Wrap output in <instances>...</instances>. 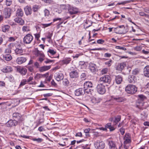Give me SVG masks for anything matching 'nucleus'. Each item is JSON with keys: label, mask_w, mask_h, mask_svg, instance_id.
<instances>
[{"label": "nucleus", "mask_w": 149, "mask_h": 149, "mask_svg": "<svg viewBox=\"0 0 149 149\" xmlns=\"http://www.w3.org/2000/svg\"><path fill=\"white\" fill-rule=\"evenodd\" d=\"M138 99L136 101V107L139 109H141L143 106V100L146 99V97L143 95H138Z\"/></svg>", "instance_id": "1"}, {"label": "nucleus", "mask_w": 149, "mask_h": 149, "mask_svg": "<svg viewBox=\"0 0 149 149\" xmlns=\"http://www.w3.org/2000/svg\"><path fill=\"white\" fill-rule=\"evenodd\" d=\"M137 88L134 85H128L125 88V91L129 94H133L135 93L137 91Z\"/></svg>", "instance_id": "2"}, {"label": "nucleus", "mask_w": 149, "mask_h": 149, "mask_svg": "<svg viewBox=\"0 0 149 149\" xmlns=\"http://www.w3.org/2000/svg\"><path fill=\"white\" fill-rule=\"evenodd\" d=\"M111 79L108 75H105L100 77L99 80L100 83L109 84L111 81Z\"/></svg>", "instance_id": "3"}, {"label": "nucleus", "mask_w": 149, "mask_h": 149, "mask_svg": "<svg viewBox=\"0 0 149 149\" xmlns=\"http://www.w3.org/2000/svg\"><path fill=\"white\" fill-rule=\"evenodd\" d=\"M33 39L32 36L30 33L27 34L24 37L23 42L24 44H30Z\"/></svg>", "instance_id": "4"}, {"label": "nucleus", "mask_w": 149, "mask_h": 149, "mask_svg": "<svg viewBox=\"0 0 149 149\" xmlns=\"http://www.w3.org/2000/svg\"><path fill=\"white\" fill-rule=\"evenodd\" d=\"M96 88L98 92L101 94H103L106 91L105 86L102 83L98 84Z\"/></svg>", "instance_id": "5"}, {"label": "nucleus", "mask_w": 149, "mask_h": 149, "mask_svg": "<svg viewBox=\"0 0 149 149\" xmlns=\"http://www.w3.org/2000/svg\"><path fill=\"white\" fill-rule=\"evenodd\" d=\"M95 146L97 149H103L105 147V144L102 141H97L95 143Z\"/></svg>", "instance_id": "6"}, {"label": "nucleus", "mask_w": 149, "mask_h": 149, "mask_svg": "<svg viewBox=\"0 0 149 149\" xmlns=\"http://www.w3.org/2000/svg\"><path fill=\"white\" fill-rule=\"evenodd\" d=\"M27 60V58L24 56H20L18 57L16 60V63L19 65L22 64L25 62Z\"/></svg>", "instance_id": "7"}, {"label": "nucleus", "mask_w": 149, "mask_h": 149, "mask_svg": "<svg viewBox=\"0 0 149 149\" xmlns=\"http://www.w3.org/2000/svg\"><path fill=\"white\" fill-rule=\"evenodd\" d=\"M13 118L16 121L18 120L19 122L22 121L23 120V118L21 117V115L17 112L14 113L13 114Z\"/></svg>", "instance_id": "8"}, {"label": "nucleus", "mask_w": 149, "mask_h": 149, "mask_svg": "<svg viewBox=\"0 0 149 149\" xmlns=\"http://www.w3.org/2000/svg\"><path fill=\"white\" fill-rule=\"evenodd\" d=\"M54 77L57 81H59L63 79V75L61 72H56L54 74Z\"/></svg>", "instance_id": "9"}, {"label": "nucleus", "mask_w": 149, "mask_h": 149, "mask_svg": "<svg viewBox=\"0 0 149 149\" xmlns=\"http://www.w3.org/2000/svg\"><path fill=\"white\" fill-rule=\"evenodd\" d=\"M12 12V9L7 8L4 9V17L6 18H9Z\"/></svg>", "instance_id": "10"}, {"label": "nucleus", "mask_w": 149, "mask_h": 149, "mask_svg": "<svg viewBox=\"0 0 149 149\" xmlns=\"http://www.w3.org/2000/svg\"><path fill=\"white\" fill-rule=\"evenodd\" d=\"M69 75L70 78L75 79L79 77V74L77 70H74L70 72Z\"/></svg>", "instance_id": "11"}, {"label": "nucleus", "mask_w": 149, "mask_h": 149, "mask_svg": "<svg viewBox=\"0 0 149 149\" xmlns=\"http://www.w3.org/2000/svg\"><path fill=\"white\" fill-rule=\"evenodd\" d=\"M111 99L112 100H115L118 102H122L125 100V99L123 97H121L119 96H111Z\"/></svg>", "instance_id": "12"}, {"label": "nucleus", "mask_w": 149, "mask_h": 149, "mask_svg": "<svg viewBox=\"0 0 149 149\" xmlns=\"http://www.w3.org/2000/svg\"><path fill=\"white\" fill-rule=\"evenodd\" d=\"M6 124L7 126L9 127L15 126L17 124V121L15 120H10L6 123Z\"/></svg>", "instance_id": "13"}, {"label": "nucleus", "mask_w": 149, "mask_h": 149, "mask_svg": "<svg viewBox=\"0 0 149 149\" xmlns=\"http://www.w3.org/2000/svg\"><path fill=\"white\" fill-rule=\"evenodd\" d=\"M68 11L70 15L75 14L78 12V9L76 8L70 7L68 9Z\"/></svg>", "instance_id": "14"}, {"label": "nucleus", "mask_w": 149, "mask_h": 149, "mask_svg": "<svg viewBox=\"0 0 149 149\" xmlns=\"http://www.w3.org/2000/svg\"><path fill=\"white\" fill-rule=\"evenodd\" d=\"M85 94V92L84 88H80L75 91V94L76 95L79 96L81 95H83Z\"/></svg>", "instance_id": "15"}, {"label": "nucleus", "mask_w": 149, "mask_h": 149, "mask_svg": "<svg viewBox=\"0 0 149 149\" xmlns=\"http://www.w3.org/2000/svg\"><path fill=\"white\" fill-rule=\"evenodd\" d=\"M15 54L16 55H21L22 54L23 50L21 47L19 46L17 47L14 50Z\"/></svg>", "instance_id": "16"}, {"label": "nucleus", "mask_w": 149, "mask_h": 149, "mask_svg": "<svg viewBox=\"0 0 149 149\" xmlns=\"http://www.w3.org/2000/svg\"><path fill=\"white\" fill-rule=\"evenodd\" d=\"M51 68V65H44L40 67L39 68V70L40 72H43L49 70Z\"/></svg>", "instance_id": "17"}, {"label": "nucleus", "mask_w": 149, "mask_h": 149, "mask_svg": "<svg viewBox=\"0 0 149 149\" xmlns=\"http://www.w3.org/2000/svg\"><path fill=\"white\" fill-rule=\"evenodd\" d=\"M15 21L19 24L20 25H22L24 23V20L22 19L21 17H17L14 19Z\"/></svg>", "instance_id": "18"}, {"label": "nucleus", "mask_w": 149, "mask_h": 149, "mask_svg": "<svg viewBox=\"0 0 149 149\" xmlns=\"http://www.w3.org/2000/svg\"><path fill=\"white\" fill-rule=\"evenodd\" d=\"M96 66L95 64L91 63L89 64V69L92 72H95L96 71Z\"/></svg>", "instance_id": "19"}, {"label": "nucleus", "mask_w": 149, "mask_h": 149, "mask_svg": "<svg viewBox=\"0 0 149 149\" xmlns=\"http://www.w3.org/2000/svg\"><path fill=\"white\" fill-rule=\"evenodd\" d=\"M23 12L21 8L17 9L16 14V15L17 17H21L23 16Z\"/></svg>", "instance_id": "20"}, {"label": "nucleus", "mask_w": 149, "mask_h": 149, "mask_svg": "<svg viewBox=\"0 0 149 149\" xmlns=\"http://www.w3.org/2000/svg\"><path fill=\"white\" fill-rule=\"evenodd\" d=\"M143 73L144 76L149 77V65L146 66L144 69Z\"/></svg>", "instance_id": "21"}, {"label": "nucleus", "mask_w": 149, "mask_h": 149, "mask_svg": "<svg viewBox=\"0 0 149 149\" xmlns=\"http://www.w3.org/2000/svg\"><path fill=\"white\" fill-rule=\"evenodd\" d=\"M17 70L22 75H25L27 72V69L25 68H18Z\"/></svg>", "instance_id": "22"}, {"label": "nucleus", "mask_w": 149, "mask_h": 149, "mask_svg": "<svg viewBox=\"0 0 149 149\" xmlns=\"http://www.w3.org/2000/svg\"><path fill=\"white\" fill-rule=\"evenodd\" d=\"M115 79L116 83L118 84H120L123 81L122 77L120 75L116 76Z\"/></svg>", "instance_id": "23"}, {"label": "nucleus", "mask_w": 149, "mask_h": 149, "mask_svg": "<svg viewBox=\"0 0 149 149\" xmlns=\"http://www.w3.org/2000/svg\"><path fill=\"white\" fill-rule=\"evenodd\" d=\"M84 88H89L93 86V84L91 81H87L85 82L84 85Z\"/></svg>", "instance_id": "24"}, {"label": "nucleus", "mask_w": 149, "mask_h": 149, "mask_svg": "<svg viewBox=\"0 0 149 149\" xmlns=\"http://www.w3.org/2000/svg\"><path fill=\"white\" fill-rule=\"evenodd\" d=\"M109 145L110 149H117L115 142L112 141H109Z\"/></svg>", "instance_id": "25"}, {"label": "nucleus", "mask_w": 149, "mask_h": 149, "mask_svg": "<svg viewBox=\"0 0 149 149\" xmlns=\"http://www.w3.org/2000/svg\"><path fill=\"white\" fill-rule=\"evenodd\" d=\"M45 55L44 54L41 52L39 54V55L38 57V61H40V63H42L43 61L44 60Z\"/></svg>", "instance_id": "26"}, {"label": "nucleus", "mask_w": 149, "mask_h": 149, "mask_svg": "<svg viewBox=\"0 0 149 149\" xmlns=\"http://www.w3.org/2000/svg\"><path fill=\"white\" fill-rule=\"evenodd\" d=\"M12 70V69L11 66H6L3 68L2 71L4 72H9Z\"/></svg>", "instance_id": "27"}, {"label": "nucleus", "mask_w": 149, "mask_h": 149, "mask_svg": "<svg viewBox=\"0 0 149 149\" xmlns=\"http://www.w3.org/2000/svg\"><path fill=\"white\" fill-rule=\"evenodd\" d=\"M22 31L23 32H25L26 33L30 31V27L27 25L24 26L22 28Z\"/></svg>", "instance_id": "28"}, {"label": "nucleus", "mask_w": 149, "mask_h": 149, "mask_svg": "<svg viewBox=\"0 0 149 149\" xmlns=\"http://www.w3.org/2000/svg\"><path fill=\"white\" fill-rule=\"evenodd\" d=\"M125 65L124 63L118 64L117 66L116 70L119 71H121L124 68Z\"/></svg>", "instance_id": "29"}, {"label": "nucleus", "mask_w": 149, "mask_h": 149, "mask_svg": "<svg viewBox=\"0 0 149 149\" xmlns=\"http://www.w3.org/2000/svg\"><path fill=\"white\" fill-rule=\"evenodd\" d=\"M10 28V26L8 25H5L1 26L2 31L4 32H8Z\"/></svg>", "instance_id": "30"}, {"label": "nucleus", "mask_w": 149, "mask_h": 149, "mask_svg": "<svg viewBox=\"0 0 149 149\" xmlns=\"http://www.w3.org/2000/svg\"><path fill=\"white\" fill-rule=\"evenodd\" d=\"M3 58L7 61H10L12 57L10 54H5L3 56Z\"/></svg>", "instance_id": "31"}, {"label": "nucleus", "mask_w": 149, "mask_h": 149, "mask_svg": "<svg viewBox=\"0 0 149 149\" xmlns=\"http://www.w3.org/2000/svg\"><path fill=\"white\" fill-rule=\"evenodd\" d=\"M26 14L28 15H30L31 13V8L28 6H26L24 9Z\"/></svg>", "instance_id": "32"}, {"label": "nucleus", "mask_w": 149, "mask_h": 149, "mask_svg": "<svg viewBox=\"0 0 149 149\" xmlns=\"http://www.w3.org/2000/svg\"><path fill=\"white\" fill-rule=\"evenodd\" d=\"M128 81L130 83H134L135 82V77L134 75H129L128 77Z\"/></svg>", "instance_id": "33"}, {"label": "nucleus", "mask_w": 149, "mask_h": 149, "mask_svg": "<svg viewBox=\"0 0 149 149\" xmlns=\"http://www.w3.org/2000/svg\"><path fill=\"white\" fill-rule=\"evenodd\" d=\"M84 89L85 92V93H86L87 94L92 95L94 92L93 90L89 88H84Z\"/></svg>", "instance_id": "34"}, {"label": "nucleus", "mask_w": 149, "mask_h": 149, "mask_svg": "<svg viewBox=\"0 0 149 149\" xmlns=\"http://www.w3.org/2000/svg\"><path fill=\"white\" fill-rule=\"evenodd\" d=\"M121 119V116H118L115 117V120H113V122L116 125L119 122Z\"/></svg>", "instance_id": "35"}, {"label": "nucleus", "mask_w": 149, "mask_h": 149, "mask_svg": "<svg viewBox=\"0 0 149 149\" xmlns=\"http://www.w3.org/2000/svg\"><path fill=\"white\" fill-rule=\"evenodd\" d=\"M71 61V59L70 58H65L62 61V62L65 64H68Z\"/></svg>", "instance_id": "36"}, {"label": "nucleus", "mask_w": 149, "mask_h": 149, "mask_svg": "<svg viewBox=\"0 0 149 149\" xmlns=\"http://www.w3.org/2000/svg\"><path fill=\"white\" fill-rule=\"evenodd\" d=\"M27 80L25 79H22L21 82L19 86V88L21 87L22 86L24 85L27 83Z\"/></svg>", "instance_id": "37"}, {"label": "nucleus", "mask_w": 149, "mask_h": 149, "mask_svg": "<svg viewBox=\"0 0 149 149\" xmlns=\"http://www.w3.org/2000/svg\"><path fill=\"white\" fill-rule=\"evenodd\" d=\"M108 72V69L107 68H104L102 69L101 71V73L102 75L107 74Z\"/></svg>", "instance_id": "38"}, {"label": "nucleus", "mask_w": 149, "mask_h": 149, "mask_svg": "<svg viewBox=\"0 0 149 149\" xmlns=\"http://www.w3.org/2000/svg\"><path fill=\"white\" fill-rule=\"evenodd\" d=\"M140 70L137 68H135L132 71V74L134 75L137 74L139 72Z\"/></svg>", "instance_id": "39"}, {"label": "nucleus", "mask_w": 149, "mask_h": 149, "mask_svg": "<svg viewBox=\"0 0 149 149\" xmlns=\"http://www.w3.org/2000/svg\"><path fill=\"white\" fill-rule=\"evenodd\" d=\"M44 15L45 17H48L50 14L49 11L47 9H45L44 10Z\"/></svg>", "instance_id": "40"}, {"label": "nucleus", "mask_w": 149, "mask_h": 149, "mask_svg": "<svg viewBox=\"0 0 149 149\" xmlns=\"http://www.w3.org/2000/svg\"><path fill=\"white\" fill-rule=\"evenodd\" d=\"M90 129L89 128L84 130V132L85 133L87 134H86V136L88 137L90 136V135L88 134L89 133Z\"/></svg>", "instance_id": "41"}, {"label": "nucleus", "mask_w": 149, "mask_h": 149, "mask_svg": "<svg viewBox=\"0 0 149 149\" xmlns=\"http://www.w3.org/2000/svg\"><path fill=\"white\" fill-rule=\"evenodd\" d=\"M31 140L34 141H36L38 143H41L43 141L42 139L41 138L36 139L34 138L32 139Z\"/></svg>", "instance_id": "42"}, {"label": "nucleus", "mask_w": 149, "mask_h": 149, "mask_svg": "<svg viewBox=\"0 0 149 149\" xmlns=\"http://www.w3.org/2000/svg\"><path fill=\"white\" fill-rule=\"evenodd\" d=\"M12 0H6V4L7 6H10L12 3Z\"/></svg>", "instance_id": "43"}, {"label": "nucleus", "mask_w": 149, "mask_h": 149, "mask_svg": "<svg viewBox=\"0 0 149 149\" xmlns=\"http://www.w3.org/2000/svg\"><path fill=\"white\" fill-rule=\"evenodd\" d=\"M112 61L111 60H110L109 61L107 62H106L104 63V64L106 65H107L108 66H110L112 63Z\"/></svg>", "instance_id": "44"}, {"label": "nucleus", "mask_w": 149, "mask_h": 149, "mask_svg": "<svg viewBox=\"0 0 149 149\" xmlns=\"http://www.w3.org/2000/svg\"><path fill=\"white\" fill-rule=\"evenodd\" d=\"M88 22L90 23V22L89 21H86L85 23V24H84V27L86 29L88 28L92 24V23H91V24L89 25H87V24H88Z\"/></svg>", "instance_id": "45"}, {"label": "nucleus", "mask_w": 149, "mask_h": 149, "mask_svg": "<svg viewBox=\"0 0 149 149\" xmlns=\"http://www.w3.org/2000/svg\"><path fill=\"white\" fill-rule=\"evenodd\" d=\"M88 22L90 23V22L89 21H86L85 23V24H84V27L86 29L88 28L92 24V23H91V24L89 25H87V24H88Z\"/></svg>", "instance_id": "46"}, {"label": "nucleus", "mask_w": 149, "mask_h": 149, "mask_svg": "<svg viewBox=\"0 0 149 149\" xmlns=\"http://www.w3.org/2000/svg\"><path fill=\"white\" fill-rule=\"evenodd\" d=\"M63 84L65 86H68L69 84V82L68 80L66 79H64L63 81Z\"/></svg>", "instance_id": "47"}, {"label": "nucleus", "mask_w": 149, "mask_h": 149, "mask_svg": "<svg viewBox=\"0 0 149 149\" xmlns=\"http://www.w3.org/2000/svg\"><path fill=\"white\" fill-rule=\"evenodd\" d=\"M131 139V136L130 134L129 133H126L124 137V139Z\"/></svg>", "instance_id": "48"}, {"label": "nucleus", "mask_w": 149, "mask_h": 149, "mask_svg": "<svg viewBox=\"0 0 149 149\" xmlns=\"http://www.w3.org/2000/svg\"><path fill=\"white\" fill-rule=\"evenodd\" d=\"M16 38L15 37H10L8 38V41L9 42H14Z\"/></svg>", "instance_id": "49"}, {"label": "nucleus", "mask_w": 149, "mask_h": 149, "mask_svg": "<svg viewBox=\"0 0 149 149\" xmlns=\"http://www.w3.org/2000/svg\"><path fill=\"white\" fill-rule=\"evenodd\" d=\"M102 50H106V51L107 50V49H105L104 48H94V49H90V50H91V51Z\"/></svg>", "instance_id": "50"}, {"label": "nucleus", "mask_w": 149, "mask_h": 149, "mask_svg": "<svg viewBox=\"0 0 149 149\" xmlns=\"http://www.w3.org/2000/svg\"><path fill=\"white\" fill-rule=\"evenodd\" d=\"M39 8V6H34L33 7V11L34 12H37Z\"/></svg>", "instance_id": "51"}, {"label": "nucleus", "mask_w": 149, "mask_h": 149, "mask_svg": "<svg viewBox=\"0 0 149 149\" xmlns=\"http://www.w3.org/2000/svg\"><path fill=\"white\" fill-rule=\"evenodd\" d=\"M47 52L53 55L55 54L56 53V52L54 51L53 49H49L48 51H47Z\"/></svg>", "instance_id": "52"}, {"label": "nucleus", "mask_w": 149, "mask_h": 149, "mask_svg": "<svg viewBox=\"0 0 149 149\" xmlns=\"http://www.w3.org/2000/svg\"><path fill=\"white\" fill-rule=\"evenodd\" d=\"M124 139L125 140L124 141V144L125 145L130 143L131 141V139Z\"/></svg>", "instance_id": "53"}, {"label": "nucleus", "mask_w": 149, "mask_h": 149, "mask_svg": "<svg viewBox=\"0 0 149 149\" xmlns=\"http://www.w3.org/2000/svg\"><path fill=\"white\" fill-rule=\"evenodd\" d=\"M35 37L38 40L40 37V32L34 34Z\"/></svg>", "instance_id": "54"}, {"label": "nucleus", "mask_w": 149, "mask_h": 149, "mask_svg": "<svg viewBox=\"0 0 149 149\" xmlns=\"http://www.w3.org/2000/svg\"><path fill=\"white\" fill-rule=\"evenodd\" d=\"M104 42L105 41L104 40L101 39L98 40L97 41V43L101 44H103Z\"/></svg>", "instance_id": "55"}, {"label": "nucleus", "mask_w": 149, "mask_h": 149, "mask_svg": "<svg viewBox=\"0 0 149 149\" xmlns=\"http://www.w3.org/2000/svg\"><path fill=\"white\" fill-rule=\"evenodd\" d=\"M52 24V23H51L49 24H42V27L43 28H45L46 27L50 26Z\"/></svg>", "instance_id": "56"}, {"label": "nucleus", "mask_w": 149, "mask_h": 149, "mask_svg": "<svg viewBox=\"0 0 149 149\" xmlns=\"http://www.w3.org/2000/svg\"><path fill=\"white\" fill-rule=\"evenodd\" d=\"M116 48L118 49H122L124 50H126V49L125 47H123L118 46H116Z\"/></svg>", "instance_id": "57"}, {"label": "nucleus", "mask_w": 149, "mask_h": 149, "mask_svg": "<svg viewBox=\"0 0 149 149\" xmlns=\"http://www.w3.org/2000/svg\"><path fill=\"white\" fill-rule=\"evenodd\" d=\"M9 81L11 82H14L15 81L14 77L12 76H10L8 77Z\"/></svg>", "instance_id": "58"}, {"label": "nucleus", "mask_w": 149, "mask_h": 149, "mask_svg": "<svg viewBox=\"0 0 149 149\" xmlns=\"http://www.w3.org/2000/svg\"><path fill=\"white\" fill-rule=\"evenodd\" d=\"M120 132L121 134L123 135L125 132V130L122 127L120 129Z\"/></svg>", "instance_id": "59"}, {"label": "nucleus", "mask_w": 149, "mask_h": 149, "mask_svg": "<svg viewBox=\"0 0 149 149\" xmlns=\"http://www.w3.org/2000/svg\"><path fill=\"white\" fill-rule=\"evenodd\" d=\"M53 61V60H52L47 59L46 60L44 61V63L46 64H47L50 63H52Z\"/></svg>", "instance_id": "60"}, {"label": "nucleus", "mask_w": 149, "mask_h": 149, "mask_svg": "<svg viewBox=\"0 0 149 149\" xmlns=\"http://www.w3.org/2000/svg\"><path fill=\"white\" fill-rule=\"evenodd\" d=\"M11 52V51L10 49L8 48L6 49L5 51V53L10 54Z\"/></svg>", "instance_id": "61"}, {"label": "nucleus", "mask_w": 149, "mask_h": 149, "mask_svg": "<svg viewBox=\"0 0 149 149\" xmlns=\"http://www.w3.org/2000/svg\"><path fill=\"white\" fill-rule=\"evenodd\" d=\"M79 64L80 65H84V66H86V63L85 62L83 61H81L79 62Z\"/></svg>", "instance_id": "62"}, {"label": "nucleus", "mask_w": 149, "mask_h": 149, "mask_svg": "<svg viewBox=\"0 0 149 149\" xmlns=\"http://www.w3.org/2000/svg\"><path fill=\"white\" fill-rule=\"evenodd\" d=\"M53 94L52 93H50L46 94H43L44 97H50Z\"/></svg>", "instance_id": "63"}, {"label": "nucleus", "mask_w": 149, "mask_h": 149, "mask_svg": "<svg viewBox=\"0 0 149 149\" xmlns=\"http://www.w3.org/2000/svg\"><path fill=\"white\" fill-rule=\"evenodd\" d=\"M15 45V44L14 43H10L8 45V47H9L10 49H11Z\"/></svg>", "instance_id": "64"}]
</instances>
